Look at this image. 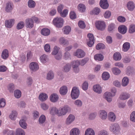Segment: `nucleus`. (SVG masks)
<instances>
[{"instance_id": "obj_1", "label": "nucleus", "mask_w": 135, "mask_h": 135, "mask_svg": "<svg viewBox=\"0 0 135 135\" xmlns=\"http://www.w3.org/2000/svg\"><path fill=\"white\" fill-rule=\"evenodd\" d=\"M79 90L78 88L76 87L73 88L71 91V95L73 99L78 98L79 95Z\"/></svg>"}, {"instance_id": "obj_2", "label": "nucleus", "mask_w": 135, "mask_h": 135, "mask_svg": "<svg viewBox=\"0 0 135 135\" xmlns=\"http://www.w3.org/2000/svg\"><path fill=\"white\" fill-rule=\"evenodd\" d=\"M110 130L114 133L117 134L119 132L120 127L118 124L114 123L110 126Z\"/></svg>"}, {"instance_id": "obj_3", "label": "nucleus", "mask_w": 135, "mask_h": 135, "mask_svg": "<svg viewBox=\"0 0 135 135\" xmlns=\"http://www.w3.org/2000/svg\"><path fill=\"white\" fill-rule=\"evenodd\" d=\"M95 26L97 29L101 31L104 30L106 27L105 23L103 21H99L96 22Z\"/></svg>"}, {"instance_id": "obj_4", "label": "nucleus", "mask_w": 135, "mask_h": 135, "mask_svg": "<svg viewBox=\"0 0 135 135\" xmlns=\"http://www.w3.org/2000/svg\"><path fill=\"white\" fill-rule=\"evenodd\" d=\"M89 38V41L87 42V45L89 47H91L94 42V39L93 35L92 33H89L87 35Z\"/></svg>"}, {"instance_id": "obj_5", "label": "nucleus", "mask_w": 135, "mask_h": 135, "mask_svg": "<svg viewBox=\"0 0 135 135\" xmlns=\"http://www.w3.org/2000/svg\"><path fill=\"white\" fill-rule=\"evenodd\" d=\"M26 27L31 28L34 26V22L32 18H28L25 21Z\"/></svg>"}, {"instance_id": "obj_6", "label": "nucleus", "mask_w": 135, "mask_h": 135, "mask_svg": "<svg viewBox=\"0 0 135 135\" xmlns=\"http://www.w3.org/2000/svg\"><path fill=\"white\" fill-rule=\"evenodd\" d=\"M71 110L70 108L68 105H66L61 109L60 112V116L65 115L67 112Z\"/></svg>"}, {"instance_id": "obj_7", "label": "nucleus", "mask_w": 135, "mask_h": 135, "mask_svg": "<svg viewBox=\"0 0 135 135\" xmlns=\"http://www.w3.org/2000/svg\"><path fill=\"white\" fill-rule=\"evenodd\" d=\"M99 5L100 7L104 9H107L109 6V4L107 0H100Z\"/></svg>"}, {"instance_id": "obj_8", "label": "nucleus", "mask_w": 135, "mask_h": 135, "mask_svg": "<svg viewBox=\"0 0 135 135\" xmlns=\"http://www.w3.org/2000/svg\"><path fill=\"white\" fill-rule=\"evenodd\" d=\"M85 55V52L82 50L78 49L75 52V55L79 58L84 57Z\"/></svg>"}, {"instance_id": "obj_9", "label": "nucleus", "mask_w": 135, "mask_h": 135, "mask_svg": "<svg viewBox=\"0 0 135 135\" xmlns=\"http://www.w3.org/2000/svg\"><path fill=\"white\" fill-rule=\"evenodd\" d=\"M15 20L14 19L6 20L5 21V25L6 27L10 28L14 25Z\"/></svg>"}, {"instance_id": "obj_10", "label": "nucleus", "mask_w": 135, "mask_h": 135, "mask_svg": "<svg viewBox=\"0 0 135 135\" xmlns=\"http://www.w3.org/2000/svg\"><path fill=\"white\" fill-rule=\"evenodd\" d=\"M130 97V95L128 93L125 92H123L120 95L119 98L121 100H124L127 99Z\"/></svg>"}, {"instance_id": "obj_11", "label": "nucleus", "mask_w": 135, "mask_h": 135, "mask_svg": "<svg viewBox=\"0 0 135 135\" xmlns=\"http://www.w3.org/2000/svg\"><path fill=\"white\" fill-rule=\"evenodd\" d=\"M118 31L122 34H124L126 32L127 28L124 25H122L119 26L118 27Z\"/></svg>"}, {"instance_id": "obj_12", "label": "nucleus", "mask_w": 135, "mask_h": 135, "mask_svg": "<svg viewBox=\"0 0 135 135\" xmlns=\"http://www.w3.org/2000/svg\"><path fill=\"white\" fill-rule=\"evenodd\" d=\"M105 98L109 103H110L112 100V97L113 96L111 93L107 92L104 93Z\"/></svg>"}, {"instance_id": "obj_13", "label": "nucleus", "mask_w": 135, "mask_h": 135, "mask_svg": "<svg viewBox=\"0 0 135 135\" xmlns=\"http://www.w3.org/2000/svg\"><path fill=\"white\" fill-rule=\"evenodd\" d=\"M58 52V47H57L56 46H55L54 50L51 53L52 55H55V58L57 60H59V55L58 54H57Z\"/></svg>"}, {"instance_id": "obj_14", "label": "nucleus", "mask_w": 135, "mask_h": 135, "mask_svg": "<svg viewBox=\"0 0 135 135\" xmlns=\"http://www.w3.org/2000/svg\"><path fill=\"white\" fill-rule=\"evenodd\" d=\"M99 117L103 120H105L107 117V113L104 110H100L99 112Z\"/></svg>"}, {"instance_id": "obj_15", "label": "nucleus", "mask_w": 135, "mask_h": 135, "mask_svg": "<svg viewBox=\"0 0 135 135\" xmlns=\"http://www.w3.org/2000/svg\"><path fill=\"white\" fill-rule=\"evenodd\" d=\"M29 67L31 70L34 71L37 70L39 68L38 64L35 62H31L29 65Z\"/></svg>"}, {"instance_id": "obj_16", "label": "nucleus", "mask_w": 135, "mask_h": 135, "mask_svg": "<svg viewBox=\"0 0 135 135\" xmlns=\"http://www.w3.org/2000/svg\"><path fill=\"white\" fill-rule=\"evenodd\" d=\"M68 91V88L65 85L62 86L60 89V93L62 95H65Z\"/></svg>"}, {"instance_id": "obj_17", "label": "nucleus", "mask_w": 135, "mask_h": 135, "mask_svg": "<svg viewBox=\"0 0 135 135\" xmlns=\"http://www.w3.org/2000/svg\"><path fill=\"white\" fill-rule=\"evenodd\" d=\"M13 3L9 2L6 4L5 10L7 12H9L12 11L13 9Z\"/></svg>"}, {"instance_id": "obj_18", "label": "nucleus", "mask_w": 135, "mask_h": 135, "mask_svg": "<svg viewBox=\"0 0 135 135\" xmlns=\"http://www.w3.org/2000/svg\"><path fill=\"white\" fill-rule=\"evenodd\" d=\"M50 30L47 28L42 29L41 31V34L44 36H48L50 33Z\"/></svg>"}, {"instance_id": "obj_19", "label": "nucleus", "mask_w": 135, "mask_h": 135, "mask_svg": "<svg viewBox=\"0 0 135 135\" xmlns=\"http://www.w3.org/2000/svg\"><path fill=\"white\" fill-rule=\"evenodd\" d=\"M75 117L74 115L71 114H70L66 120V124L68 125L71 124L73 121L75 119Z\"/></svg>"}, {"instance_id": "obj_20", "label": "nucleus", "mask_w": 135, "mask_h": 135, "mask_svg": "<svg viewBox=\"0 0 135 135\" xmlns=\"http://www.w3.org/2000/svg\"><path fill=\"white\" fill-rule=\"evenodd\" d=\"M80 131L78 128H74L72 129L70 132V135H79Z\"/></svg>"}, {"instance_id": "obj_21", "label": "nucleus", "mask_w": 135, "mask_h": 135, "mask_svg": "<svg viewBox=\"0 0 135 135\" xmlns=\"http://www.w3.org/2000/svg\"><path fill=\"white\" fill-rule=\"evenodd\" d=\"M100 9L99 8L96 7L94 8L90 12L91 15H98L100 12Z\"/></svg>"}, {"instance_id": "obj_22", "label": "nucleus", "mask_w": 135, "mask_h": 135, "mask_svg": "<svg viewBox=\"0 0 135 135\" xmlns=\"http://www.w3.org/2000/svg\"><path fill=\"white\" fill-rule=\"evenodd\" d=\"M63 30L64 34L68 35L71 31V28L70 26H66L64 27Z\"/></svg>"}, {"instance_id": "obj_23", "label": "nucleus", "mask_w": 135, "mask_h": 135, "mask_svg": "<svg viewBox=\"0 0 135 135\" xmlns=\"http://www.w3.org/2000/svg\"><path fill=\"white\" fill-rule=\"evenodd\" d=\"M127 7L128 9L131 11H133L135 8L134 4L132 1L128 2L127 4Z\"/></svg>"}, {"instance_id": "obj_24", "label": "nucleus", "mask_w": 135, "mask_h": 135, "mask_svg": "<svg viewBox=\"0 0 135 135\" xmlns=\"http://www.w3.org/2000/svg\"><path fill=\"white\" fill-rule=\"evenodd\" d=\"M130 46V44L128 42L124 43L123 45V50L124 52L127 51L129 49Z\"/></svg>"}, {"instance_id": "obj_25", "label": "nucleus", "mask_w": 135, "mask_h": 135, "mask_svg": "<svg viewBox=\"0 0 135 135\" xmlns=\"http://www.w3.org/2000/svg\"><path fill=\"white\" fill-rule=\"evenodd\" d=\"M93 90L94 91L99 94L101 93L102 92L101 88L99 85L94 86Z\"/></svg>"}, {"instance_id": "obj_26", "label": "nucleus", "mask_w": 135, "mask_h": 135, "mask_svg": "<svg viewBox=\"0 0 135 135\" xmlns=\"http://www.w3.org/2000/svg\"><path fill=\"white\" fill-rule=\"evenodd\" d=\"M47 97V94L44 93H41L40 95L38 98L40 101L42 102L46 100Z\"/></svg>"}, {"instance_id": "obj_27", "label": "nucleus", "mask_w": 135, "mask_h": 135, "mask_svg": "<svg viewBox=\"0 0 135 135\" xmlns=\"http://www.w3.org/2000/svg\"><path fill=\"white\" fill-rule=\"evenodd\" d=\"M129 79L127 77H124L122 80L121 85L123 86H127L129 83Z\"/></svg>"}, {"instance_id": "obj_28", "label": "nucleus", "mask_w": 135, "mask_h": 135, "mask_svg": "<svg viewBox=\"0 0 135 135\" xmlns=\"http://www.w3.org/2000/svg\"><path fill=\"white\" fill-rule=\"evenodd\" d=\"M113 58L115 60L119 61L121 59L122 57L120 53L116 52L114 54Z\"/></svg>"}, {"instance_id": "obj_29", "label": "nucleus", "mask_w": 135, "mask_h": 135, "mask_svg": "<svg viewBox=\"0 0 135 135\" xmlns=\"http://www.w3.org/2000/svg\"><path fill=\"white\" fill-rule=\"evenodd\" d=\"M58 98V96L57 95L55 94H53L50 96V100L52 102H55L57 100Z\"/></svg>"}, {"instance_id": "obj_30", "label": "nucleus", "mask_w": 135, "mask_h": 135, "mask_svg": "<svg viewBox=\"0 0 135 135\" xmlns=\"http://www.w3.org/2000/svg\"><path fill=\"white\" fill-rule=\"evenodd\" d=\"M94 131L92 129L88 128L85 131L84 135H95Z\"/></svg>"}, {"instance_id": "obj_31", "label": "nucleus", "mask_w": 135, "mask_h": 135, "mask_svg": "<svg viewBox=\"0 0 135 135\" xmlns=\"http://www.w3.org/2000/svg\"><path fill=\"white\" fill-rule=\"evenodd\" d=\"M9 56L8 52L7 49L4 50L2 52L1 56L2 58L4 59H7Z\"/></svg>"}, {"instance_id": "obj_32", "label": "nucleus", "mask_w": 135, "mask_h": 135, "mask_svg": "<svg viewBox=\"0 0 135 135\" xmlns=\"http://www.w3.org/2000/svg\"><path fill=\"white\" fill-rule=\"evenodd\" d=\"M58 109L55 107H53L51 109L50 113L52 115H55V114H58Z\"/></svg>"}, {"instance_id": "obj_33", "label": "nucleus", "mask_w": 135, "mask_h": 135, "mask_svg": "<svg viewBox=\"0 0 135 135\" xmlns=\"http://www.w3.org/2000/svg\"><path fill=\"white\" fill-rule=\"evenodd\" d=\"M94 58L96 60L101 61L103 60L104 56L101 54H97L94 55Z\"/></svg>"}, {"instance_id": "obj_34", "label": "nucleus", "mask_w": 135, "mask_h": 135, "mask_svg": "<svg viewBox=\"0 0 135 135\" xmlns=\"http://www.w3.org/2000/svg\"><path fill=\"white\" fill-rule=\"evenodd\" d=\"M108 118L109 120L111 121H114L116 118V117L114 114L113 112H110Z\"/></svg>"}, {"instance_id": "obj_35", "label": "nucleus", "mask_w": 135, "mask_h": 135, "mask_svg": "<svg viewBox=\"0 0 135 135\" xmlns=\"http://www.w3.org/2000/svg\"><path fill=\"white\" fill-rule=\"evenodd\" d=\"M60 43L63 45H68L69 44V42L67 40L65 39L64 37H62L60 39Z\"/></svg>"}, {"instance_id": "obj_36", "label": "nucleus", "mask_w": 135, "mask_h": 135, "mask_svg": "<svg viewBox=\"0 0 135 135\" xmlns=\"http://www.w3.org/2000/svg\"><path fill=\"white\" fill-rule=\"evenodd\" d=\"M79 11L81 12H84L85 10V6L83 4H79L78 6Z\"/></svg>"}, {"instance_id": "obj_37", "label": "nucleus", "mask_w": 135, "mask_h": 135, "mask_svg": "<svg viewBox=\"0 0 135 135\" xmlns=\"http://www.w3.org/2000/svg\"><path fill=\"white\" fill-rule=\"evenodd\" d=\"M102 77L103 80H106L109 79L110 75L108 72H104L102 74Z\"/></svg>"}, {"instance_id": "obj_38", "label": "nucleus", "mask_w": 135, "mask_h": 135, "mask_svg": "<svg viewBox=\"0 0 135 135\" xmlns=\"http://www.w3.org/2000/svg\"><path fill=\"white\" fill-rule=\"evenodd\" d=\"M113 73L115 75H118L120 74L121 72L120 70L117 68L114 67L112 69Z\"/></svg>"}, {"instance_id": "obj_39", "label": "nucleus", "mask_w": 135, "mask_h": 135, "mask_svg": "<svg viewBox=\"0 0 135 135\" xmlns=\"http://www.w3.org/2000/svg\"><path fill=\"white\" fill-rule=\"evenodd\" d=\"M17 115V113L16 111H12L11 114L9 116V117L11 120H15Z\"/></svg>"}, {"instance_id": "obj_40", "label": "nucleus", "mask_w": 135, "mask_h": 135, "mask_svg": "<svg viewBox=\"0 0 135 135\" xmlns=\"http://www.w3.org/2000/svg\"><path fill=\"white\" fill-rule=\"evenodd\" d=\"M19 124L21 126L22 128L24 129L26 128L27 125L24 119L21 120L20 121Z\"/></svg>"}, {"instance_id": "obj_41", "label": "nucleus", "mask_w": 135, "mask_h": 135, "mask_svg": "<svg viewBox=\"0 0 135 135\" xmlns=\"http://www.w3.org/2000/svg\"><path fill=\"white\" fill-rule=\"evenodd\" d=\"M40 59L42 63H45L47 60V56L45 54H43L41 56Z\"/></svg>"}, {"instance_id": "obj_42", "label": "nucleus", "mask_w": 135, "mask_h": 135, "mask_svg": "<svg viewBox=\"0 0 135 135\" xmlns=\"http://www.w3.org/2000/svg\"><path fill=\"white\" fill-rule=\"evenodd\" d=\"M71 68V65L69 64H67L64 66L63 71L66 72H68L70 70Z\"/></svg>"}, {"instance_id": "obj_43", "label": "nucleus", "mask_w": 135, "mask_h": 135, "mask_svg": "<svg viewBox=\"0 0 135 135\" xmlns=\"http://www.w3.org/2000/svg\"><path fill=\"white\" fill-rule=\"evenodd\" d=\"M35 2L32 0H29L28 2V5L31 8H34L35 6Z\"/></svg>"}, {"instance_id": "obj_44", "label": "nucleus", "mask_w": 135, "mask_h": 135, "mask_svg": "<svg viewBox=\"0 0 135 135\" xmlns=\"http://www.w3.org/2000/svg\"><path fill=\"white\" fill-rule=\"evenodd\" d=\"M68 10L67 9H64L62 12H61V11L60 12V15L63 17H66L68 15Z\"/></svg>"}, {"instance_id": "obj_45", "label": "nucleus", "mask_w": 135, "mask_h": 135, "mask_svg": "<svg viewBox=\"0 0 135 135\" xmlns=\"http://www.w3.org/2000/svg\"><path fill=\"white\" fill-rule=\"evenodd\" d=\"M14 95L15 97L16 98H19L21 96V92L19 90H16L15 91Z\"/></svg>"}, {"instance_id": "obj_46", "label": "nucleus", "mask_w": 135, "mask_h": 135, "mask_svg": "<svg viewBox=\"0 0 135 135\" xmlns=\"http://www.w3.org/2000/svg\"><path fill=\"white\" fill-rule=\"evenodd\" d=\"M54 77V74L52 71H50L47 74L46 78L49 80L52 79Z\"/></svg>"}, {"instance_id": "obj_47", "label": "nucleus", "mask_w": 135, "mask_h": 135, "mask_svg": "<svg viewBox=\"0 0 135 135\" xmlns=\"http://www.w3.org/2000/svg\"><path fill=\"white\" fill-rule=\"evenodd\" d=\"M53 22L55 26L58 27H59V18L58 17L55 18Z\"/></svg>"}, {"instance_id": "obj_48", "label": "nucleus", "mask_w": 135, "mask_h": 135, "mask_svg": "<svg viewBox=\"0 0 135 135\" xmlns=\"http://www.w3.org/2000/svg\"><path fill=\"white\" fill-rule=\"evenodd\" d=\"M74 104L78 107H81L83 103L80 100L77 99L75 101Z\"/></svg>"}, {"instance_id": "obj_49", "label": "nucleus", "mask_w": 135, "mask_h": 135, "mask_svg": "<svg viewBox=\"0 0 135 135\" xmlns=\"http://www.w3.org/2000/svg\"><path fill=\"white\" fill-rule=\"evenodd\" d=\"M71 65L72 68L79 67V66L80 65L79 61L77 60L76 61H73L72 62Z\"/></svg>"}, {"instance_id": "obj_50", "label": "nucleus", "mask_w": 135, "mask_h": 135, "mask_svg": "<svg viewBox=\"0 0 135 135\" xmlns=\"http://www.w3.org/2000/svg\"><path fill=\"white\" fill-rule=\"evenodd\" d=\"M88 60L89 59L88 58H84L81 60V61H79L80 65L82 66H83L88 62Z\"/></svg>"}, {"instance_id": "obj_51", "label": "nucleus", "mask_w": 135, "mask_h": 135, "mask_svg": "<svg viewBox=\"0 0 135 135\" xmlns=\"http://www.w3.org/2000/svg\"><path fill=\"white\" fill-rule=\"evenodd\" d=\"M105 48V45L102 43H99L97 44L96 46V49L97 50H99L100 49H103Z\"/></svg>"}, {"instance_id": "obj_52", "label": "nucleus", "mask_w": 135, "mask_h": 135, "mask_svg": "<svg viewBox=\"0 0 135 135\" xmlns=\"http://www.w3.org/2000/svg\"><path fill=\"white\" fill-rule=\"evenodd\" d=\"M16 135H25L24 131L22 129H18L16 131Z\"/></svg>"}, {"instance_id": "obj_53", "label": "nucleus", "mask_w": 135, "mask_h": 135, "mask_svg": "<svg viewBox=\"0 0 135 135\" xmlns=\"http://www.w3.org/2000/svg\"><path fill=\"white\" fill-rule=\"evenodd\" d=\"M78 25L79 27L82 29L85 28L86 26L84 22L82 21H80L78 22Z\"/></svg>"}, {"instance_id": "obj_54", "label": "nucleus", "mask_w": 135, "mask_h": 135, "mask_svg": "<svg viewBox=\"0 0 135 135\" xmlns=\"http://www.w3.org/2000/svg\"><path fill=\"white\" fill-rule=\"evenodd\" d=\"M130 120L133 122H135V112L133 111L130 115Z\"/></svg>"}, {"instance_id": "obj_55", "label": "nucleus", "mask_w": 135, "mask_h": 135, "mask_svg": "<svg viewBox=\"0 0 135 135\" xmlns=\"http://www.w3.org/2000/svg\"><path fill=\"white\" fill-rule=\"evenodd\" d=\"M46 117L44 115H42L40 117L39 119V122L40 123H43L45 120Z\"/></svg>"}, {"instance_id": "obj_56", "label": "nucleus", "mask_w": 135, "mask_h": 135, "mask_svg": "<svg viewBox=\"0 0 135 135\" xmlns=\"http://www.w3.org/2000/svg\"><path fill=\"white\" fill-rule=\"evenodd\" d=\"M24 26V23L22 21L19 22L17 25V28L18 30L21 29L23 28Z\"/></svg>"}, {"instance_id": "obj_57", "label": "nucleus", "mask_w": 135, "mask_h": 135, "mask_svg": "<svg viewBox=\"0 0 135 135\" xmlns=\"http://www.w3.org/2000/svg\"><path fill=\"white\" fill-rule=\"evenodd\" d=\"M115 28V25L113 23L110 24L108 26V31L109 32L113 31Z\"/></svg>"}, {"instance_id": "obj_58", "label": "nucleus", "mask_w": 135, "mask_h": 135, "mask_svg": "<svg viewBox=\"0 0 135 135\" xmlns=\"http://www.w3.org/2000/svg\"><path fill=\"white\" fill-rule=\"evenodd\" d=\"M129 32L130 33H133L135 32V26L131 25L129 28Z\"/></svg>"}, {"instance_id": "obj_59", "label": "nucleus", "mask_w": 135, "mask_h": 135, "mask_svg": "<svg viewBox=\"0 0 135 135\" xmlns=\"http://www.w3.org/2000/svg\"><path fill=\"white\" fill-rule=\"evenodd\" d=\"M97 115L96 113H91L90 114L89 116V118L90 120H93L95 119Z\"/></svg>"}, {"instance_id": "obj_60", "label": "nucleus", "mask_w": 135, "mask_h": 135, "mask_svg": "<svg viewBox=\"0 0 135 135\" xmlns=\"http://www.w3.org/2000/svg\"><path fill=\"white\" fill-rule=\"evenodd\" d=\"M3 133L4 134L7 133V135H13L14 133L12 131H9L8 130H5L3 131Z\"/></svg>"}, {"instance_id": "obj_61", "label": "nucleus", "mask_w": 135, "mask_h": 135, "mask_svg": "<svg viewBox=\"0 0 135 135\" xmlns=\"http://www.w3.org/2000/svg\"><path fill=\"white\" fill-rule=\"evenodd\" d=\"M6 104L5 100L4 99L2 98L0 100V108L4 107Z\"/></svg>"}, {"instance_id": "obj_62", "label": "nucleus", "mask_w": 135, "mask_h": 135, "mask_svg": "<svg viewBox=\"0 0 135 135\" xmlns=\"http://www.w3.org/2000/svg\"><path fill=\"white\" fill-rule=\"evenodd\" d=\"M70 18L72 19H74L76 18V14L74 11H71L70 13Z\"/></svg>"}, {"instance_id": "obj_63", "label": "nucleus", "mask_w": 135, "mask_h": 135, "mask_svg": "<svg viewBox=\"0 0 135 135\" xmlns=\"http://www.w3.org/2000/svg\"><path fill=\"white\" fill-rule=\"evenodd\" d=\"M111 12L109 11H107L104 14V16L105 18H108L111 16Z\"/></svg>"}, {"instance_id": "obj_64", "label": "nucleus", "mask_w": 135, "mask_h": 135, "mask_svg": "<svg viewBox=\"0 0 135 135\" xmlns=\"http://www.w3.org/2000/svg\"><path fill=\"white\" fill-rule=\"evenodd\" d=\"M88 83L86 81H85L82 85L83 89L84 90H87L88 88Z\"/></svg>"}]
</instances>
